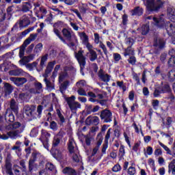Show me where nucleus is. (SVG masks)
<instances>
[{
  "instance_id": "1",
  "label": "nucleus",
  "mask_w": 175,
  "mask_h": 175,
  "mask_svg": "<svg viewBox=\"0 0 175 175\" xmlns=\"http://www.w3.org/2000/svg\"><path fill=\"white\" fill-rule=\"evenodd\" d=\"M165 1L163 0H146V6L152 12H158L163 4Z\"/></svg>"
},
{
  "instance_id": "2",
  "label": "nucleus",
  "mask_w": 175,
  "mask_h": 175,
  "mask_svg": "<svg viewBox=\"0 0 175 175\" xmlns=\"http://www.w3.org/2000/svg\"><path fill=\"white\" fill-rule=\"evenodd\" d=\"M84 51L83 50H80L78 51V53H75V58L77 59L79 64V66L81 68V73L82 75V76H84V68H85V64H87V62H85V57L84 55Z\"/></svg>"
},
{
  "instance_id": "3",
  "label": "nucleus",
  "mask_w": 175,
  "mask_h": 175,
  "mask_svg": "<svg viewBox=\"0 0 175 175\" xmlns=\"http://www.w3.org/2000/svg\"><path fill=\"white\" fill-rule=\"evenodd\" d=\"M64 99L68 105V107L71 111H76L77 109H81V105L79 104V102L75 101L76 100V96H71L70 97H64Z\"/></svg>"
},
{
  "instance_id": "4",
  "label": "nucleus",
  "mask_w": 175,
  "mask_h": 175,
  "mask_svg": "<svg viewBox=\"0 0 175 175\" xmlns=\"http://www.w3.org/2000/svg\"><path fill=\"white\" fill-rule=\"evenodd\" d=\"M64 25L65 23H64V21H58L53 25V32L55 35H56V36H57L59 39H60V40L63 42V43L66 44V41L65 40V39H64V37L61 36V31H59V29H61V28H63Z\"/></svg>"
},
{
  "instance_id": "5",
  "label": "nucleus",
  "mask_w": 175,
  "mask_h": 175,
  "mask_svg": "<svg viewBox=\"0 0 175 175\" xmlns=\"http://www.w3.org/2000/svg\"><path fill=\"white\" fill-rule=\"evenodd\" d=\"M25 123H20L19 122H15L13 124H10L7 126L6 129L11 130V131H16L19 133H23L24 130L25 129Z\"/></svg>"
},
{
  "instance_id": "6",
  "label": "nucleus",
  "mask_w": 175,
  "mask_h": 175,
  "mask_svg": "<svg viewBox=\"0 0 175 175\" xmlns=\"http://www.w3.org/2000/svg\"><path fill=\"white\" fill-rule=\"evenodd\" d=\"M100 117L103 122H111L113 120V113H111V111L109 109L103 110L100 112Z\"/></svg>"
},
{
  "instance_id": "7",
  "label": "nucleus",
  "mask_w": 175,
  "mask_h": 175,
  "mask_svg": "<svg viewBox=\"0 0 175 175\" xmlns=\"http://www.w3.org/2000/svg\"><path fill=\"white\" fill-rule=\"evenodd\" d=\"M51 135L44 129L41 130V137H40L44 148H49V138Z\"/></svg>"
},
{
  "instance_id": "8",
  "label": "nucleus",
  "mask_w": 175,
  "mask_h": 175,
  "mask_svg": "<svg viewBox=\"0 0 175 175\" xmlns=\"http://www.w3.org/2000/svg\"><path fill=\"white\" fill-rule=\"evenodd\" d=\"M159 28H165V29L170 36H172L175 34V24L174 23H171L170 22H165L164 21L163 27H160Z\"/></svg>"
},
{
  "instance_id": "9",
  "label": "nucleus",
  "mask_w": 175,
  "mask_h": 175,
  "mask_svg": "<svg viewBox=\"0 0 175 175\" xmlns=\"http://www.w3.org/2000/svg\"><path fill=\"white\" fill-rule=\"evenodd\" d=\"M102 143H103V136H102V134H98L96 137V146L93 148L92 152V157L99 152V148L100 146H102Z\"/></svg>"
},
{
  "instance_id": "10",
  "label": "nucleus",
  "mask_w": 175,
  "mask_h": 175,
  "mask_svg": "<svg viewBox=\"0 0 175 175\" xmlns=\"http://www.w3.org/2000/svg\"><path fill=\"white\" fill-rule=\"evenodd\" d=\"M20 133L18 131H16V130H12L4 134L3 135H0V139H3V140H8V139H16L17 137H20Z\"/></svg>"
},
{
  "instance_id": "11",
  "label": "nucleus",
  "mask_w": 175,
  "mask_h": 175,
  "mask_svg": "<svg viewBox=\"0 0 175 175\" xmlns=\"http://www.w3.org/2000/svg\"><path fill=\"white\" fill-rule=\"evenodd\" d=\"M4 169L7 174L14 175L13 171H12V155L8 154L5 159V165Z\"/></svg>"
},
{
  "instance_id": "12",
  "label": "nucleus",
  "mask_w": 175,
  "mask_h": 175,
  "mask_svg": "<svg viewBox=\"0 0 175 175\" xmlns=\"http://www.w3.org/2000/svg\"><path fill=\"white\" fill-rule=\"evenodd\" d=\"M98 76L100 80H101V81H104V83H109L111 79V75L105 72L102 69L99 70Z\"/></svg>"
},
{
  "instance_id": "13",
  "label": "nucleus",
  "mask_w": 175,
  "mask_h": 175,
  "mask_svg": "<svg viewBox=\"0 0 175 175\" xmlns=\"http://www.w3.org/2000/svg\"><path fill=\"white\" fill-rule=\"evenodd\" d=\"M10 76H25V77H29V74L24 72L21 68H16L15 70H11L9 71Z\"/></svg>"
},
{
  "instance_id": "14",
  "label": "nucleus",
  "mask_w": 175,
  "mask_h": 175,
  "mask_svg": "<svg viewBox=\"0 0 175 175\" xmlns=\"http://www.w3.org/2000/svg\"><path fill=\"white\" fill-rule=\"evenodd\" d=\"M148 20H151L152 18L154 25L157 27H163V24H165V18H163V15H161L159 18L152 17V16H148Z\"/></svg>"
},
{
  "instance_id": "15",
  "label": "nucleus",
  "mask_w": 175,
  "mask_h": 175,
  "mask_svg": "<svg viewBox=\"0 0 175 175\" xmlns=\"http://www.w3.org/2000/svg\"><path fill=\"white\" fill-rule=\"evenodd\" d=\"M10 80L17 87H20L21 85L25 84L27 81V80L24 77H10Z\"/></svg>"
},
{
  "instance_id": "16",
  "label": "nucleus",
  "mask_w": 175,
  "mask_h": 175,
  "mask_svg": "<svg viewBox=\"0 0 175 175\" xmlns=\"http://www.w3.org/2000/svg\"><path fill=\"white\" fill-rule=\"evenodd\" d=\"M165 44H166L165 40L157 38L154 40L153 46L156 50H162L165 47Z\"/></svg>"
},
{
  "instance_id": "17",
  "label": "nucleus",
  "mask_w": 175,
  "mask_h": 175,
  "mask_svg": "<svg viewBox=\"0 0 175 175\" xmlns=\"http://www.w3.org/2000/svg\"><path fill=\"white\" fill-rule=\"evenodd\" d=\"M68 150L70 154H73L75 152H78L79 148L76 146V143L73 139H69L68 142Z\"/></svg>"
},
{
  "instance_id": "18",
  "label": "nucleus",
  "mask_w": 175,
  "mask_h": 175,
  "mask_svg": "<svg viewBox=\"0 0 175 175\" xmlns=\"http://www.w3.org/2000/svg\"><path fill=\"white\" fill-rule=\"evenodd\" d=\"M14 98H16V100L18 102H25L28 100V98L29 97L27 93L17 94V92H15Z\"/></svg>"
},
{
  "instance_id": "19",
  "label": "nucleus",
  "mask_w": 175,
  "mask_h": 175,
  "mask_svg": "<svg viewBox=\"0 0 175 175\" xmlns=\"http://www.w3.org/2000/svg\"><path fill=\"white\" fill-rule=\"evenodd\" d=\"M5 120L7 122H14V115L10 109H7L4 114Z\"/></svg>"
},
{
  "instance_id": "20",
  "label": "nucleus",
  "mask_w": 175,
  "mask_h": 175,
  "mask_svg": "<svg viewBox=\"0 0 175 175\" xmlns=\"http://www.w3.org/2000/svg\"><path fill=\"white\" fill-rule=\"evenodd\" d=\"M55 64H57L55 61L51 62L48 64L46 69L45 70V74L43 75V77H44L45 79H47L49 77V75L51 73Z\"/></svg>"
},
{
  "instance_id": "21",
  "label": "nucleus",
  "mask_w": 175,
  "mask_h": 175,
  "mask_svg": "<svg viewBox=\"0 0 175 175\" xmlns=\"http://www.w3.org/2000/svg\"><path fill=\"white\" fill-rule=\"evenodd\" d=\"M13 91V87L11 86L9 83H5L4 84V91L3 90V97L8 98V96L11 94Z\"/></svg>"
},
{
  "instance_id": "22",
  "label": "nucleus",
  "mask_w": 175,
  "mask_h": 175,
  "mask_svg": "<svg viewBox=\"0 0 175 175\" xmlns=\"http://www.w3.org/2000/svg\"><path fill=\"white\" fill-rule=\"evenodd\" d=\"M31 24V21H29V18L27 16H23L19 22V27L21 28L24 27H28Z\"/></svg>"
},
{
  "instance_id": "23",
  "label": "nucleus",
  "mask_w": 175,
  "mask_h": 175,
  "mask_svg": "<svg viewBox=\"0 0 175 175\" xmlns=\"http://www.w3.org/2000/svg\"><path fill=\"white\" fill-rule=\"evenodd\" d=\"M25 113L26 116L28 117H32V115L33 114V111L36 109V107L35 106H29V105H25Z\"/></svg>"
},
{
  "instance_id": "24",
  "label": "nucleus",
  "mask_w": 175,
  "mask_h": 175,
  "mask_svg": "<svg viewBox=\"0 0 175 175\" xmlns=\"http://www.w3.org/2000/svg\"><path fill=\"white\" fill-rule=\"evenodd\" d=\"M10 110H12L15 114L18 113V105L14 99H12L10 102Z\"/></svg>"
},
{
  "instance_id": "25",
  "label": "nucleus",
  "mask_w": 175,
  "mask_h": 175,
  "mask_svg": "<svg viewBox=\"0 0 175 175\" xmlns=\"http://www.w3.org/2000/svg\"><path fill=\"white\" fill-rule=\"evenodd\" d=\"M167 16L172 23H175V8H169L167 9Z\"/></svg>"
},
{
  "instance_id": "26",
  "label": "nucleus",
  "mask_w": 175,
  "mask_h": 175,
  "mask_svg": "<svg viewBox=\"0 0 175 175\" xmlns=\"http://www.w3.org/2000/svg\"><path fill=\"white\" fill-rule=\"evenodd\" d=\"M124 51L123 55L124 57L135 55V49L132 46H128L126 49H124Z\"/></svg>"
},
{
  "instance_id": "27",
  "label": "nucleus",
  "mask_w": 175,
  "mask_h": 175,
  "mask_svg": "<svg viewBox=\"0 0 175 175\" xmlns=\"http://www.w3.org/2000/svg\"><path fill=\"white\" fill-rule=\"evenodd\" d=\"M62 173H64V174L68 175H77V173H76V170L69 167H66L64 169H63Z\"/></svg>"
},
{
  "instance_id": "28",
  "label": "nucleus",
  "mask_w": 175,
  "mask_h": 175,
  "mask_svg": "<svg viewBox=\"0 0 175 175\" xmlns=\"http://www.w3.org/2000/svg\"><path fill=\"white\" fill-rule=\"evenodd\" d=\"M44 81L46 83V88L49 91H53V90H55V86L53 82L50 81L47 79V78H45Z\"/></svg>"
},
{
  "instance_id": "29",
  "label": "nucleus",
  "mask_w": 175,
  "mask_h": 175,
  "mask_svg": "<svg viewBox=\"0 0 175 175\" xmlns=\"http://www.w3.org/2000/svg\"><path fill=\"white\" fill-rule=\"evenodd\" d=\"M31 9H32V4H31V3L29 2L23 3L21 10L24 13H27V12H29Z\"/></svg>"
},
{
  "instance_id": "30",
  "label": "nucleus",
  "mask_w": 175,
  "mask_h": 175,
  "mask_svg": "<svg viewBox=\"0 0 175 175\" xmlns=\"http://www.w3.org/2000/svg\"><path fill=\"white\" fill-rule=\"evenodd\" d=\"M87 55H89V59H90L92 62H94V61L96 60L98 58V54L95 51H90Z\"/></svg>"
},
{
  "instance_id": "31",
  "label": "nucleus",
  "mask_w": 175,
  "mask_h": 175,
  "mask_svg": "<svg viewBox=\"0 0 175 175\" xmlns=\"http://www.w3.org/2000/svg\"><path fill=\"white\" fill-rule=\"evenodd\" d=\"M55 157L57 158V159H64V158H65V153L64 152V151L57 149L55 151Z\"/></svg>"
},
{
  "instance_id": "32",
  "label": "nucleus",
  "mask_w": 175,
  "mask_h": 175,
  "mask_svg": "<svg viewBox=\"0 0 175 175\" xmlns=\"http://www.w3.org/2000/svg\"><path fill=\"white\" fill-rule=\"evenodd\" d=\"M132 16H142L143 14V8L137 7L131 11Z\"/></svg>"
},
{
  "instance_id": "33",
  "label": "nucleus",
  "mask_w": 175,
  "mask_h": 175,
  "mask_svg": "<svg viewBox=\"0 0 175 175\" xmlns=\"http://www.w3.org/2000/svg\"><path fill=\"white\" fill-rule=\"evenodd\" d=\"M34 87L36 90V94H40L43 91V85L38 81L34 83Z\"/></svg>"
},
{
  "instance_id": "34",
  "label": "nucleus",
  "mask_w": 175,
  "mask_h": 175,
  "mask_svg": "<svg viewBox=\"0 0 175 175\" xmlns=\"http://www.w3.org/2000/svg\"><path fill=\"white\" fill-rule=\"evenodd\" d=\"M42 158H43V157L42 154H40V153L34 152L31 154V159L35 162L36 161H41Z\"/></svg>"
},
{
  "instance_id": "35",
  "label": "nucleus",
  "mask_w": 175,
  "mask_h": 175,
  "mask_svg": "<svg viewBox=\"0 0 175 175\" xmlns=\"http://www.w3.org/2000/svg\"><path fill=\"white\" fill-rule=\"evenodd\" d=\"M56 113L57 114V117L59 118V124L60 125H62L65 122V117L62 113H61V111L59 109L56 110Z\"/></svg>"
},
{
  "instance_id": "36",
  "label": "nucleus",
  "mask_w": 175,
  "mask_h": 175,
  "mask_svg": "<svg viewBox=\"0 0 175 175\" xmlns=\"http://www.w3.org/2000/svg\"><path fill=\"white\" fill-rule=\"evenodd\" d=\"M42 50H43V44L38 43L37 45H36L33 53L34 54H39L42 52Z\"/></svg>"
},
{
  "instance_id": "37",
  "label": "nucleus",
  "mask_w": 175,
  "mask_h": 175,
  "mask_svg": "<svg viewBox=\"0 0 175 175\" xmlns=\"http://www.w3.org/2000/svg\"><path fill=\"white\" fill-rule=\"evenodd\" d=\"M62 33L64 35V38H66L68 40H70L72 39V33H70V31H69L67 29H63Z\"/></svg>"
},
{
  "instance_id": "38",
  "label": "nucleus",
  "mask_w": 175,
  "mask_h": 175,
  "mask_svg": "<svg viewBox=\"0 0 175 175\" xmlns=\"http://www.w3.org/2000/svg\"><path fill=\"white\" fill-rule=\"evenodd\" d=\"M79 36H80L81 40H82L83 44H85V43L88 42V36H87V34H85V33H84V32L80 33Z\"/></svg>"
},
{
  "instance_id": "39",
  "label": "nucleus",
  "mask_w": 175,
  "mask_h": 175,
  "mask_svg": "<svg viewBox=\"0 0 175 175\" xmlns=\"http://www.w3.org/2000/svg\"><path fill=\"white\" fill-rule=\"evenodd\" d=\"M116 84L119 87V88H120V90H122L123 92H125V91H126V85L124 83L123 81H116Z\"/></svg>"
},
{
  "instance_id": "40",
  "label": "nucleus",
  "mask_w": 175,
  "mask_h": 175,
  "mask_svg": "<svg viewBox=\"0 0 175 175\" xmlns=\"http://www.w3.org/2000/svg\"><path fill=\"white\" fill-rule=\"evenodd\" d=\"M170 86L167 83L163 84L161 87V92L165 94V92H170Z\"/></svg>"
},
{
  "instance_id": "41",
  "label": "nucleus",
  "mask_w": 175,
  "mask_h": 175,
  "mask_svg": "<svg viewBox=\"0 0 175 175\" xmlns=\"http://www.w3.org/2000/svg\"><path fill=\"white\" fill-rule=\"evenodd\" d=\"M16 12H17L16 8L14 5H11L9 6L7 8V13L8 14H10V16H12V14H13V13H16Z\"/></svg>"
},
{
  "instance_id": "42",
  "label": "nucleus",
  "mask_w": 175,
  "mask_h": 175,
  "mask_svg": "<svg viewBox=\"0 0 175 175\" xmlns=\"http://www.w3.org/2000/svg\"><path fill=\"white\" fill-rule=\"evenodd\" d=\"M46 169H47V170H50L51 172H54L55 173H57L55 166L51 163H47L46 164Z\"/></svg>"
},
{
  "instance_id": "43",
  "label": "nucleus",
  "mask_w": 175,
  "mask_h": 175,
  "mask_svg": "<svg viewBox=\"0 0 175 175\" xmlns=\"http://www.w3.org/2000/svg\"><path fill=\"white\" fill-rule=\"evenodd\" d=\"M61 68V65H56L54 70L52 73V79H55V77H57V76H58V70H59V69Z\"/></svg>"
},
{
  "instance_id": "44",
  "label": "nucleus",
  "mask_w": 175,
  "mask_h": 175,
  "mask_svg": "<svg viewBox=\"0 0 175 175\" xmlns=\"http://www.w3.org/2000/svg\"><path fill=\"white\" fill-rule=\"evenodd\" d=\"M37 66V62H33V63L26 64V68L27 69H29V70H33V69H35V68H36Z\"/></svg>"
},
{
  "instance_id": "45",
  "label": "nucleus",
  "mask_w": 175,
  "mask_h": 175,
  "mask_svg": "<svg viewBox=\"0 0 175 175\" xmlns=\"http://www.w3.org/2000/svg\"><path fill=\"white\" fill-rule=\"evenodd\" d=\"M68 76V73L65 71H62L59 74V83H62L65 78Z\"/></svg>"
},
{
  "instance_id": "46",
  "label": "nucleus",
  "mask_w": 175,
  "mask_h": 175,
  "mask_svg": "<svg viewBox=\"0 0 175 175\" xmlns=\"http://www.w3.org/2000/svg\"><path fill=\"white\" fill-rule=\"evenodd\" d=\"M70 83V82H69V81H65L64 82H63V83H62V85H60L61 92H64V91H65V90H66V88H68Z\"/></svg>"
},
{
  "instance_id": "47",
  "label": "nucleus",
  "mask_w": 175,
  "mask_h": 175,
  "mask_svg": "<svg viewBox=\"0 0 175 175\" xmlns=\"http://www.w3.org/2000/svg\"><path fill=\"white\" fill-rule=\"evenodd\" d=\"M76 86L77 87L78 89H81V88H84L85 87H86L87 83H85V81L81 80L80 81H79L76 83Z\"/></svg>"
},
{
  "instance_id": "48",
  "label": "nucleus",
  "mask_w": 175,
  "mask_h": 175,
  "mask_svg": "<svg viewBox=\"0 0 175 175\" xmlns=\"http://www.w3.org/2000/svg\"><path fill=\"white\" fill-rule=\"evenodd\" d=\"M159 146H161V147L163 148V150H165V151H166L167 154H168L169 155H172V150H170V149L166 145L163 144L162 142L159 141Z\"/></svg>"
},
{
  "instance_id": "49",
  "label": "nucleus",
  "mask_w": 175,
  "mask_h": 175,
  "mask_svg": "<svg viewBox=\"0 0 175 175\" xmlns=\"http://www.w3.org/2000/svg\"><path fill=\"white\" fill-rule=\"evenodd\" d=\"M150 31V27L147 25H144L142 27V35H147Z\"/></svg>"
},
{
  "instance_id": "50",
  "label": "nucleus",
  "mask_w": 175,
  "mask_h": 175,
  "mask_svg": "<svg viewBox=\"0 0 175 175\" xmlns=\"http://www.w3.org/2000/svg\"><path fill=\"white\" fill-rule=\"evenodd\" d=\"M70 155L74 162H80V157L79 156V152H74L73 154H70Z\"/></svg>"
},
{
  "instance_id": "51",
  "label": "nucleus",
  "mask_w": 175,
  "mask_h": 175,
  "mask_svg": "<svg viewBox=\"0 0 175 175\" xmlns=\"http://www.w3.org/2000/svg\"><path fill=\"white\" fill-rule=\"evenodd\" d=\"M59 143H61V139H59V138H58L57 137H55L53 141V148L58 147Z\"/></svg>"
},
{
  "instance_id": "52",
  "label": "nucleus",
  "mask_w": 175,
  "mask_h": 175,
  "mask_svg": "<svg viewBox=\"0 0 175 175\" xmlns=\"http://www.w3.org/2000/svg\"><path fill=\"white\" fill-rule=\"evenodd\" d=\"M28 62H31L28 56H25L19 61V64L21 65H25L26 64H28Z\"/></svg>"
},
{
  "instance_id": "53",
  "label": "nucleus",
  "mask_w": 175,
  "mask_h": 175,
  "mask_svg": "<svg viewBox=\"0 0 175 175\" xmlns=\"http://www.w3.org/2000/svg\"><path fill=\"white\" fill-rule=\"evenodd\" d=\"M94 43H96V44H100V43H103L100 41V37L98 33H94Z\"/></svg>"
},
{
  "instance_id": "54",
  "label": "nucleus",
  "mask_w": 175,
  "mask_h": 175,
  "mask_svg": "<svg viewBox=\"0 0 175 175\" xmlns=\"http://www.w3.org/2000/svg\"><path fill=\"white\" fill-rule=\"evenodd\" d=\"M129 175H135L136 174V168L135 167H129L127 171Z\"/></svg>"
},
{
  "instance_id": "55",
  "label": "nucleus",
  "mask_w": 175,
  "mask_h": 175,
  "mask_svg": "<svg viewBox=\"0 0 175 175\" xmlns=\"http://www.w3.org/2000/svg\"><path fill=\"white\" fill-rule=\"evenodd\" d=\"M98 46H99L100 49H102L104 54L105 55H107L109 52L107 51V48H106V45H105V44H103V42H100Z\"/></svg>"
},
{
  "instance_id": "56",
  "label": "nucleus",
  "mask_w": 175,
  "mask_h": 175,
  "mask_svg": "<svg viewBox=\"0 0 175 175\" xmlns=\"http://www.w3.org/2000/svg\"><path fill=\"white\" fill-rule=\"evenodd\" d=\"M134 43L135 40H133V38H129L126 39V44L129 46V47H132Z\"/></svg>"
},
{
  "instance_id": "57",
  "label": "nucleus",
  "mask_w": 175,
  "mask_h": 175,
  "mask_svg": "<svg viewBox=\"0 0 175 175\" xmlns=\"http://www.w3.org/2000/svg\"><path fill=\"white\" fill-rule=\"evenodd\" d=\"M113 59L116 63L119 62L120 61V59H122L121 55H120V53H113Z\"/></svg>"
},
{
  "instance_id": "58",
  "label": "nucleus",
  "mask_w": 175,
  "mask_h": 175,
  "mask_svg": "<svg viewBox=\"0 0 175 175\" xmlns=\"http://www.w3.org/2000/svg\"><path fill=\"white\" fill-rule=\"evenodd\" d=\"M50 128L52 129V131H57L58 129V124H57V122L52 121L50 124Z\"/></svg>"
},
{
  "instance_id": "59",
  "label": "nucleus",
  "mask_w": 175,
  "mask_h": 175,
  "mask_svg": "<svg viewBox=\"0 0 175 175\" xmlns=\"http://www.w3.org/2000/svg\"><path fill=\"white\" fill-rule=\"evenodd\" d=\"M128 62L129 64H130L131 65H136V57L135 56H131L129 59H128Z\"/></svg>"
},
{
  "instance_id": "60",
  "label": "nucleus",
  "mask_w": 175,
  "mask_h": 175,
  "mask_svg": "<svg viewBox=\"0 0 175 175\" xmlns=\"http://www.w3.org/2000/svg\"><path fill=\"white\" fill-rule=\"evenodd\" d=\"M11 150H12V151H15L16 154H17L18 155V154H20V152H21V148L20 146H17L16 145H14Z\"/></svg>"
},
{
  "instance_id": "61",
  "label": "nucleus",
  "mask_w": 175,
  "mask_h": 175,
  "mask_svg": "<svg viewBox=\"0 0 175 175\" xmlns=\"http://www.w3.org/2000/svg\"><path fill=\"white\" fill-rule=\"evenodd\" d=\"M20 167L18 165H14V172L16 175H23V173H21V171H20Z\"/></svg>"
},
{
  "instance_id": "62",
  "label": "nucleus",
  "mask_w": 175,
  "mask_h": 175,
  "mask_svg": "<svg viewBox=\"0 0 175 175\" xmlns=\"http://www.w3.org/2000/svg\"><path fill=\"white\" fill-rule=\"evenodd\" d=\"M168 77L172 81H174L175 80V71L174 70H171L168 73Z\"/></svg>"
},
{
  "instance_id": "63",
  "label": "nucleus",
  "mask_w": 175,
  "mask_h": 175,
  "mask_svg": "<svg viewBox=\"0 0 175 175\" xmlns=\"http://www.w3.org/2000/svg\"><path fill=\"white\" fill-rule=\"evenodd\" d=\"M38 133H39L37 129H33L30 132V136L31 137H36V136H38Z\"/></svg>"
},
{
  "instance_id": "64",
  "label": "nucleus",
  "mask_w": 175,
  "mask_h": 175,
  "mask_svg": "<svg viewBox=\"0 0 175 175\" xmlns=\"http://www.w3.org/2000/svg\"><path fill=\"white\" fill-rule=\"evenodd\" d=\"M168 64L170 66H173V65H175V56H171V58L168 61Z\"/></svg>"
}]
</instances>
